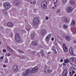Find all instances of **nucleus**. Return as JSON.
<instances>
[{
    "label": "nucleus",
    "mask_w": 76,
    "mask_h": 76,
    "mask_svg": "<svg viewBox=\"0 0 76 76\" xmlns=\"http://www.w3.org/2000/svg\"><path fill=\"white\" fill-rule=\"evenodd\" d=\"M3 6L6 9H9L11 7V5L10 3L9 2H5L3 4Z\"/></svg>",
    "instance_id": "obj_1"
},
{
    "label": "nucleus",
    "mask_w": 76,
    "mask_h": 76,
    "mask_svg": "<svg viewBox=\"0 0 76 76\" xmlns=\"http://www.w3.org/2000/svg\"><path fill=\"white\" fill-rule=\"evenodd\" d=\"M39 23V19L38 18H35L33 20V23L34 26H37Z\"/></svg>",
    "instance_id": "obj_2"
},
{
    "label": "nucleus",
    "mask_w": 76,
    "mask_h": 76,
    "mask_svg": "<svg viewBox=\"0 0 76 76\" xmlns=\"http://www.w3.org/2000/svg\"><path fill=\"white\" fill-rule=\"evenodd\" d=\"M32 73V71L30 69H28L26 70V72L23 73V76H28V73Z\"/></svg>",
    "instance_id": "obj_3"
},
{
    "label": "nucleus",
    "mask_w": 76,
    "mask_h": 76,
    "mask_svg": "<svg viewBox=\"0 0 76 76\" xmlns=\"http://www.w3.org/2000/svg\"><path fill=\"white\" fill-rule=\"evenodd\" d=\"M41 6L43 9H46L47 6V2L46 1H43L41 3Z\"/></svg>",
    "instance_id": "obj_4"
},
{
    "label": "nucleus",
    "mask_w": 76,
    "mask_h": 76,
    "mask_svg": "<svg viewBox=\"0 0 76 76\" xmlns=\"http://www.w3.org/2000/svg\"><path fill=\"white\" fill-rule=\"evenodd\" d=\"M15 39L17 42H19L20 41V35L18 33H16L15 36Z\"/></svg>",
    "instance_id": "obj_5"
},
{
    "label": "nucleus",
    "mask_w": 76,
    "mask_h": 76,
    "mask_svg": "<svg viewBox=\"0 0 76 76\" xmlns=\"http://www.w3.org/2000/svg\"><path fill=\"white\" fill-rule=\"evenodd\" d=\"M38 67H35L34 68H32V73H36V72H37L38 71Z\"/></svg>",
    "instance_id": "obj_6"
},
{
    "label": "nucleus",
    "mask_w": 76,
    "mask_h": 76,
    "mask_svg": "<svg viewBox=\"0 0 76 76\" xmlns=\"http://www.w3.org/2000/svg\"><path fill=\"white\" fill-rule=\"evenodd\" d=\"M66 10L68 13H71L73 11V8L71 7H69L67 8Z\"/></svg>",
    "instance_id": "obj_7"
},
{
    "label": "nucleus",
    "mask_w": 76,
    "mask_h": 76,
    "mask_svg": "<svg viewBox=\"0 0 76 76\" xmlns=\"http://www.w3.org/2000/svg\"><path fill=\"white\" fill-rule=\"evenodd\" d=\"M47 33V31L45 29L42 30L41 32V34L42 35H45Z\"/></svg>",
    "instance_id": "obj_8"
},
{
    "label": "nucleus",
    "mask_w": 76,
    "mask_h": 76,
    "mask_svg": "<svg viewBox=\"0 0 76 76\" xmlns=\"http://www.w3.org/2000/svg\"><path fill=\"white\" fill-rule=\"evenodd\" d=\"M13 70L14 71V72H18V68L16 65H14L13 66Z\"/></svg>",
    "instance_id": "obj_9"
},
{
    "label": "nucleus",
    "mask_w": 76,
    "mask_h": 76,
    "mask_svg": "<svg viewBox=\"0 0 76 76\" xmlns=\"http://www.w3.org/2000/svg\"><path fill=\"white\" fill-rule=\"evenodd\" d=\"M67 69H65L64 70L63 73V76H67Z\"/></svg>",
    "instance_id": "obj_10"
},
{
    "label": "nucleus",
    "mask_w": 76,
    "mask_h": 76,
    "mask_svg": "<svg viewBox=\"0 0 76 76\" xmlns=\"http://www.w3.org/2000/svg\"><path fill=\"white\" fill-rule=\"evenodd\" d=\"M63 48L65 52H67L68 50L67 48L66 47V46L65 44L64 43L63 44Z\"/></svg>",
    "instance_id": "obj_11"
},
{
    "label": "nucleus",
    "mask_w": 76,
    "mask_h": 76,
    "mask_svg": "<svg viewBox=\"0 0 76 76\" xmlns=\"http://www.w3.org/2000/svg\"><path fill=\"white\" fill-rule=\"evenodd\" d=\"M31 44L33 45H34V46L37 45L38 44V42H36L35 41H33L32 42Z\"/></svg>",
    "instance_id": "obj_12"
},
{
    "label": "nucleus",
    "mask_w": 76,
    "mask_h": 76,
    "mask_svg": "<svg viewBox=\"0 0 76 76\" xmlns=\"http://www.w3.org/2000/svg\"><path fill=\"white\" fill-rule=\"evenodd\" d=\"M50 37H51V34H49L48 35L46 38V39L47 41H48L50 39Z\"/></svg>",
    "instance_id": "obj_13"
},
{
    "label": "nucleus",
    "mask_w": 76,
    "mask_h": 76,
    "mask_svg": "<svg viewBox=\"0 0 76 76\" xmlns=\"http://www.w3.org/2000/svg\"><path fill=\"white\" fill-rule=\"evenodd\" d=\"M62 21H63V22H64V21H65V22H69L68 19H67L66 17H64L63 18H62Z\"/></svg>",
    "instance_id": "obj_14"
},
{
    "label": "nucleus",
    "mask_w": 76,
    "mask_h": 76,
    "mask_svg": "<svg viewBox=\"0 0 76 76\" xmlns=\"http://www.w3.org/2000/svg\"><path fill=\"white\" fill-rule=\"evenodd\" d=\"M69 52L72 56L74 55V54H73V50L72 49V48H70L69 49Z\"/></svg>",
    "instance_id": "obj_15"
},
{
    "label": "nucleus",
    "mask_w": 76,
    "mask_h": 76,
    "mask_svg": "<svg viewBox=\"0 0 76 76\" xmlns=\"http://www.w3.org/2000/svg\"><path fill=\"white\" fill-rule=\"evenodd\" d=\"M29 52L30 54H35L36 53H37V52L35 51H32L31 50H29Z\"/></svg>",
    "instance_id": "obj_16"
},
{
    "label": "nucleus",
    "mask_w": 76,
    "mask_h": 76,
    "mask_svg": "<svg viewBox=\"0 0 76 76\" xmlns=\"http://www.w3.org/2000/svg\"><path fill=\"white\" fill-rule=\"evenodd\" d=\"M69 4L71 5H74L75 4V2L73 0H70L69 1Z\"/></svg>",
    "instance_id": "obj_17"
},
{
    "label": "nucleus",
    "mask_w": 76,
    "mask_h": 76,
    "mask_svg": "<svg viewBox=\"0 0 76 76\" xmlns=\"http://www.w3.org/2000/svg\"><path fill=\"white\" fill-rule=\"evenodd\" d=\"M75 25L76 23H75V21L74 20H72L71 23V26H75Z\"/></svg>",
    "instance_id": "obj_18"
},
{
    "label": "nucleus",
    "mask_w": 76,
    "mask_h": 76,
    "mask_svg": "<svg viewBox=\"0 0 76 76\" xmlns=\"http://www.w3.org/2000/svg\"><path fill=\"white\" fill-rule=\"evenodd\" d=\"M76 60V58L75 57H72L70 59V61L71 62H73V61H75Z\"/></svg>",
    "instance_id": "obj_19"
},
{
    "label": "nucleus",
    "mask_w": 76,
    "mask_h": 76,
    "mask_svg": "<svg viewBox=\"0 0 76 76\" xmlns=\"http://www.w3.org/2000/svg\"><path fill=\"white\" fill-rule=\"evenodd\" d=\"M7 25L8 26H10V27H11V26H12L13 25V23H12L11 22L8 23L7 24Z\"/></svg>",
    "instance_id": "obj_20"
},
{
    "label": "nucleus",
    "mask_w": 76,
    "mask_h": 76,
    "mask_svg": "<svg viewBox=\"0 0 76 76\" xmlns=\"http://www.w3.org/2000/svg\"><path fill=\"white\" fill-rule=\"evenodd\" d=\"M65 38H66V41H69V40H70V37H69V36H66Z\"/></svg>",
    "instance_id": "obj_21"
},
{
    "label": "nucleus",
    "mask_w": 76,
    "mask_h": 76,
    "mask_svg": "<svg viewBox=\"0 0 76 76\" xmlns=\"http://www.w3.org/2000/svg\"><path fill=\"white\" fill-rule=\"evenodd\" d=\"M7 50H9V51H10V52H11V53H12V50L9 47H7Z\"/></svg>",
    "instance_id": "obj_22"
},
{
    "label": "nucleus",
    "mask_w": 76,
    "mask_h": 76,
    "mask_svg": "<svg viewBox=\"0 0 76 76\" xmlns=\"http://www.w3.org/2000/svg\"><path fill=\"white\" fill-rule=\"evenodd\" d=\"M69 61L68 59H66V60L64 61L65 63H69Z\"/></svg>",
    "instance_id": "obj_23"
},
{
    "label": "nucleus",
    "mask_w": 76,
    "mask_h": 76,
    "mask_svg": "<svg viewBox=\"0 0 76 76\" xmlns=\"http://www.w3.org/2000/svg\"><path fill=\"white\" fill-rule=\"evenodd\" d=\"M47 66L45 65L44 67V71L45 72H46V69H47Z\"/></svg>",
    "instance_id": "obj_24"
},
{
    "label": "nucleus",
    "mask_w": 76,
    "mask_h": 76,
    "mask_svg": "<svg viewBox=\"0 0 76 76\" xmlns=\"http://www.w3.org/2000/svg\"><path fill=\"white\" fill-rule=\"evenodd\" d=\"M2 12L5 15L6 14H7V12H6V10H2Z\"/></svg>",
    "instance_id": "obj_25"
},
{
    "label": "nucleus",
    "mask_w": 76,
    "mask_h": 76,
    "mask_svg": "<svg viewBox=\"0 0 76 76\" xmlns=\"http://www.w3.org/2000/svg\"><path fill=\"white\" fill-rule=\"evenodd\" d=\"M40 53L42 56H44V55H45L44 54V51L42 50L40 52Z\"/></svg>",
    "instance_id": "obj_26"
},
{
    "label": "nucleus",
    "mask_w": 76,
    "mask_h": 76,
    "mask_svg": "<svg viewBox=\"0 0 76 76\" xmlns=\"http://www.w3.org/2000/svg\"><path fill=\"white\" fill-rule=\"evenodd\" d=\"M63 26H64V28L65 29H67V28H68V26H67V25L66 24H64V25Z\"/></svg>",
    "instance_id": "obj_27"
},
{
    "label": "nucleus",
    "mask_w": 76,
    "mask_h": 76,
    "mask_svg": "<svg viewBox=\"0 0 76 76\" xmlns=\"http://www.w3.org/2000/svg\"><path fill=\"white\" fill-rule=\"evenodd\" d=\"M61 12V10H60V9H58L56 12V13H59V12Z\"/></svg>",
    "instance_id": "obj_28"
},
{
    "label": "nucleus",
    "mask_w": 76,
    "mask_h": 76,
    "mask_svg": "<svg viewBox=\"0 0 76 76\" xmlns=\"http://www.w3.org/2000/svg\"><path fill=\"white\" fill-rule=\"evenodd\" d=\"M18 51L20 53H23V51H22L20 49H18Z\"/></svg>",
    "instance_id": "obj_29"
},
{
    "label": "nucleus",
    "mask_w": 76,
    "mask_h": 76,
    "mask_svg": "<svg viewBox=\"0 0 76 76\" xmlns=\"http://www.w3.org/2000/svg\"><path fill=\"white\" fill-rule=\"evenodd\" d=\"M72 67L74 70H76V66L75 65H72Z\"/></svg>",
    "instance_id": "obj_30"
},
{
    "label": "nucleus",
    "mask_w": 76,
    "mask_h": 76,
    "mask_svg": "<svg viewBox=\"0 0 76 76\" xmlns=\"http://www.w3.org/2000/svg\"><path fill=\"white\" fill-rule=\"evenodd\" d=\"M34 36H35V33H34L31 34V38H32V37H34Z\"/></svg>",
    "instance_id": "obj_31"
},
{
    "label": "nucleus",
    "mask_w": 76,
    "mask_h": 76,
    "mask_svg": "<svg viewBox=\"0 0 76 76\" xmlns=\"http://www.w3.org/2000/svg\"><path fill=\"white\" fill-rule=\"evenodd\" d=\"M56 2H54L53 3V4H54V6L55 7H57V5L56 4Z\"/></svg>",
    "instance_id": "obj_32"
},
{
    "label": "nucleus",
    "mask_w": 76,
    "mask_h": 76,
    "mask_svg": "<svg viewBox=\"0 0 76 76\" xmlns=\"http://www.w3.org/2000/svg\"><path fill=\"white\" fill-rule=\"evenodd\" d=\"M22 59L23 60H25L26 59V56H22Z\"/></svg>",
    "instance_id": "obj_33"
},
{
    "label": "nucleus",
    "mask_w": 76,
    "mask_h": 76,
    "mask_svg": "<svg viewBox=\"0 0 76 76\" xmlns=\"http://www.w3.org/2000/svg\"><path fill=\"white\" fill-rule=\"evenodd\" d=\"M62 1L64 3H66L67 2V0H62Z\"/></svg>",
    "instance_id": "obj_34"
},
{
    "label": "nucleus",
    "mask_w": 76,
    "mask_h": 76,
    "mask_svg": "<svg viewBox=\"0 0 76 76\" xmlns=\"http://www.w3.org/2000/svg\"><path fill=\"white\" fill-rule=\"evenodd\" d=\"M48 72L49 73H51L52 72V70L49 69L48 70Z\"/></svg>",
    "instance_id": "obj_35"
},
{
    "label": "nucleus",
    "mask_w": 76,
    "mask_h": 76,
    "mask_svg": "<svg viewBox=\"0 0 76 76\" xmlns=\"http://www.w3.org/2000/svg\"><path fill=\"white\" fill-rule=\"evenodd\" d=\"M3 53H5L6 52V50H5V49H4L3 50Z\"/></svg>",
    "instance_id": "obj_36"
},
{
    "label": "nucleus",
    "mask_w": 76,
    "mask_h": 76,
    "mask_svg": "<svg viewBox=\"0 0 76 76\" xmlns=\"http://www.w3.org/2000/svg\"><path fill=\"white\" fill-rule=\"evenodd\" d=\"M54 54H57V51H56V50H54Z\"/></svg>",
    "instance_id": "obj_37"
},
{
    "label": "nucleus",
    "mask_w": 76,
    "mask_h": 76,
    "mask_svg": "<svg viewBox=\"0 0 76 76\" xmlns=\"http://www.w3.org/2000/svg\"><path fill=\"white\" fill-rule=\"evenodd\" d=\"M26 29L27 31H29V28H26Z\"/></svg>",
    "instance_id": "obj_38"
},
{
    "label": "nucleus",
    "mask_w": 76,
    "mask_h": 76,
    "mask_svg": "<svg viewBox=\"0 0 76 76\" xmlns=\"http://www.w3.org/2000/svg\"><path fill=\"white\" fill-rule=\"evenodd\" d=\"M5 63H8V60H6L5 61Z\"/></svg>",
    "instance_id": "obj_39"
},
{
    "label": "nucleus",
    "mask_w": 76,
    "mask_h": 76,
    "mask_svg": "<svg viewBox=\"0 0 76 76\" xmlns=\"http://www.w3.org/2000/svg\"><path fill=\"white\" fill-rule=\"evenodd\" d=\"M10 55H11V54H10V53H8V54L7 55V56H8V57H9V56H10Z\"/></svg>",
    "instance_id": "obj_40"
},
{
    "label": "nucleus",
    "mask_w": 76,
    "mask_h": 76,
    "mask_svg": "<svg viewBox=\"0 0 76 76\" xmlns=\"http://www.w3.org/2000/svg\"><path fill=\"white\" fill-rule=\"evenodd\" d=\"M36 3V2L35 1H34L33 2V4H35Z\"/></svg>",
    "instance_id": "obj_41"
},
{
    "label": "nucleus",
    "mask_w": 76,
    "mask_h": 76,
    "mask_svg": "<svg viewBox=\"0 0 76 76\" xmlns=\"http://www.w3.org/2000/svg\"><path fill=\"white\" fill-rule=\"evenodd\" d=\"M70 76H73V75H72V72H70Z\"/></svg>",
    "instance_id": "obj_42"
},
{
    "label": "nucleus",
    "mask_w": 76,
    "mask_h": 76,
    "mask_svg": "<svg viewBox=\"0 0 76 76\" xmlns=\"http://www.w3.org/2000/svg\"><path fill=\"white\" fill-rule=\"evenodd\" d=\"M51 40H52V41H54V37H52V38H51Z\"/></svg>",
    "instance_id": "obj_43"
},
{
    "label": "nucleus",
    "mask_w": 76,
    "mask_h": 76,
    "mask_svg": "<svg viewBox=\"0 0 76 76\" xmlns=\"http://www.w3.org/2000/svg\"><path fill=\"white\" fill-rule=\"evenodd\" d=\"M75 73V71H73L72 72V75H73Z\"/></svg>",
    "instance_id": "obj_44"
},
{
    "label": "nucleus",
    "mask_w": 76,
    "mask_h": 76,
    "mask_svg": "<svg viewBox=\"0 0 76 76\" xmlns=\"http://www.w3.org/2000/svg\"><path fill=\"white\" fill-rule=\"evenodd\" d=\"M1 59L2 60H3V57L1 56Z\"/></svg>",
    "instance_id": "obj_45"
},
{
    "label": "nucleus",
    "mask_w": 76,
    "mask_h": 76,
    "mask_svg": "<svg viewBox=\"0 0 76 76\" xmlns=\"http://www.w3.org/2000/svg\"><path fill=\"white\" fill-rule=\"evenodd\" d=\"M46 20H48V17H46Z\"/></svg>",
    "instance_id": "obj_46"
},
{
    "label": "nucleus",
    "mask_w": 76,
    "mask_h": 76,
    "mask_svg": "<svg viewBox=\"0 0 76 76\" xmlns=\"http://www.w3.org/2000/svg\"><path fill=\"white\" fill-rule=\"evenodd\" d=\"M60 61L61 62H63V59H61L60 60Z\"/></svg>",
    "instance_id": "obj_47"
},
{
    "label": "nucleus",
    "mask_w": 76,
    "mask_h": 76,
    "mask_svg": "<svg viewBox=\"0 0 76 76\" xmlns=\"http://www.w3.org/2000/svg\"><path fill=\"white\" fill-rule=\"evenodd\" d=\"M3 67H6V65H4Z\"/></svg>",
    "instance_id": "obj_48"
},
{
    "label": "nucleus",
    "mask_w": 76,
    "mask_h": 76,
    "mask_svg": "<svg viewBox=\"0 0 76 76\" xmlns=\"http://www.w3.org/2000/svg\"><path fill=\"white\" fill-rule=\"evenodd\" d=\"M17 5H18V4H19V2L18 1L17 2Z\"/></svg>",
    "instance_id": "obj_49"
},
{
    "label": "nucleus",
    "mask_w": 76,
    "mask_h": 76,
    "mask_svg": "<svg viewBox=\"0 0 76 76\" xmlns=\"http://www.w3.org/2000/svg\"><path fill=\"white\" fill-rule=\"evenodd\" d=\"M74 43H76V40H74Z\"/></svg>",
    "instance_id": "obj_50"
},
{
    "label": "nucleus",
    "mask_w": 76,
    "mask_h": 76,
    "mask_svg": "<svg viewBox=\"0 0 76 76\" xmlns=\"http://www.w3.org/2000/svg\"><path fill=\"white\" fill-rule=\"evenodd\" d=\"M50 53H51L50 52H49L48 53V54H50Z\"/></svg>",
    "instance_id": "obj_51"
},
{
    "label": "nucleus",
    "mask_w": 76,
    "mask_h": 76,
    "mask_svg": "<svg viewBox=\"0 0 76 76\" xmlns=\"http://www.w3.org/2000/svg\"><path fill=\"white\" fill-rule=\"evenodd\" d=\"M30 3L31 4H32V1H30Z\"/></svg>",
    "instance_id": "obj_52"
},
{
    "label": "nucleus",
    "mask_w": 76,
    "mask_h": 76,
    "mask_svg": "<svg viewBox=\"0 0 76 76\" xmlns=\"http://www.w3.org/2000/svg\"><path fill=\"white\" fill-rule=\"evenodd\" d=\"M76 30H74V32H76Z\"/></svg>",
    "instance_id": "obj_53"
},
{
    "label": "nucleus",
    "mask_w": 76,
    "mask_h": 76,
    "mask_svg": "<svg viewBox=\"0 0 76 76\" xmlns=\"http://www.w3.org/2000/svg\"><path fill=\"white\" fill-rule=\"evenodd\" d=\"M54 8V7H52V9H54V8Z\"/></svg>",
    "instance_id": "obj_54"
},
{
    "label": "nucleus",
    "mask_w": 76,
    "mask_h": 76,
    "mask_svg": "<svg viewBox=\"0 0 76 76\" xmlns=\"http://www.w3.org/2000/svg\"><path fill=\"white\" fill-rule=\"evenodd\" d=\"M27 0V1H28V2H29V1H30L29 0Z\"/></svg>",
    "instance_id": "obj_55"
},
{
    "label": "nucleus",
    "mask_w": 76,
    "mask_h": 76,
    "mask_svg": "<svg viewBox=\"0 0 76 76\" xmlns=\"http://www.w3.org/2000/svg\"><path fill=\"white\" fill-rule=\"evenodd\" d=\"M58 38H60V37H59V36H58Z\"/></svg>",
    "instance_id": "obj_56"
},
{
    "label": "nucleus",
    "mask_w": 76,
    "mask_h": 76,
    "mask_svg": "<svg viewBox=\"0 0 76 76\" xmlns=\"http://www.w3.org/2000/svg\"><path fill=\"white\" fill-rule=\"evenodd\" d=\"M1 44V42L0 41V45Z\"/></svg>",
    "instance_id": "obj_57"
},
{
    "label": "nucleus",
    "mask_w": 76,
    "mask_h": 76,
    "mask_svg": "<svg viewBox=\"0 0 76 76\" xmlns=\"http://www.w3.org/2000/svg\"><path fill=\"white\" fill-rule=\"evenodd\" d=\"M74 76H76V74H75L74 75Z\"/></svg>",
    "instance_id": "obj_58"
},
{
    "label": "nucleus",
    "mask_w": 76,
    "mask_h": 76,
    "mask_svg": "<svg viewBox=\"0 0 76 76\" xmlns=\"http://www.w3.org/2000/svg\"><path fill=\"white\" fill-rule=\"evenodd\" d=\"M37 54H39V53H37Z\"/></svg>",
    "instance_id": "obj_59"
},
{
    "label": "nucleus",
    "mask_w": 76,
    "mask_h": 76,
    "mask_svg": "<svg viewBox=\"0 0 76 76\" xmlns=\"http://www.w3.org/2000/svg\"><path fill=\"white\" fill-rule=\"evenodd\" d=\"M72 69V67L70 68V70H71V69Z\"/></svg>",
    "instance_id": "obj_60"
},
{
    "label": "nucleus",
    "mask_w": 76,
    "mask_h": 76,
    "mask_svg": "<svg viewBox=\"0 0 76 76\" xmlns=\"http://www.w3.org/2000/svg\"><path fill=\"white\" fill-rule=\"evenodd\" d=\"M57 1H58V0H56V2H57Z\"/></svg>",
    "instance_id": "obj_61"
},
{
    "label": "nucleus",
    "mask_w": 76,
    "mask_h": 76,
    "mask_svg": "<svg viewBox=\"0 0 76 76\" xmlns=\"http://www.w3.org/2000/svg\"><path fill=\"white\" fill-rule=\"evenodd\" d=\"M11 36H12V34H11Z\"/></svg>",
    "instance_id": "obj_62"
},
{
    "label": "nucleus",
    "mask_w": 76,
    "mask_h": 76,
    "mask_svg": "<svg viewBox=\"0 0 76 76\" xmlns=\"http://www.w3.org/2000/svg\"><path fill=\"white\" fill-rule=\"evenodd\" d=\"M53 50H54V49H52V51H53Z\"/></svg>",
    "instance_id": "obj_63"
},
{
    "label": "nucleus",
    "mask_w": 76,
    "mask_h": 76,
    "mask_svg": "<svg viewBox=\"0 0 76 76\" xmlns=\"http://www.w3.org/2000/svg\"><path fill=\"white\" fill-rule=\"evenodd\" d=\"M1 4H0V5Z\"/></svg>",
    "instance_id": "obj_64"
}]
</instances>
